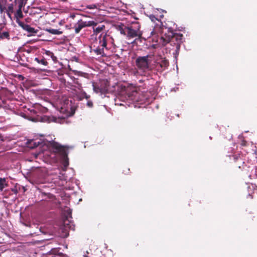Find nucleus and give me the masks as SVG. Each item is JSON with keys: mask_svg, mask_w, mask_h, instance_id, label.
I'll use <instances>...</instances> for the list:
<instances>
[{"mask_svg": "<svg viewBox=\"0 0 257 257\" xmlns=\"http://www.w3.org/2000/svg\"><path fill=\"white\" fill-rule=\"evenodd\" d=\"M66 212L67 213V215L65 216L63 220V224L65 229L66 230L67 229L74 230V225L70 220L72 219V210L68 208L67 209Z\"/></svg>", "mask_w": 257, "mask_h": 257, "instance_id": "nucleus-9", "label": "nucleus"}, {"mask_svg": "<svg viewBox=\"0 0 257 257\" xmlns=\"http://www.w3.org/2000/svg\"><path fill=\"white\" fill-rule=\"evenodd\" d=\"M23 7V2H21L19 5V9L22 10V7Z\"/></svg>", "mask_w": 257, "mask_h": 257, "instance_id": "nucleus-35", "label": "nucleus"}, {"mask_svg": "<svg viewBox=\"0 0 257 257\" xmlns=\"http://www.w3.org/2000/svg\"><path fill=\"white\" fill-rule=\"evenodd\" d=\"M23 13L22 10L18 9L16 14V17L19 18H22L23 17Z\"/></svg>", "mask_w": 257, "mask_h": 257, "instance_id": "nucleus-27", "label": "nucleus"}, {"mask_svg": "<svg viewBox=\"0 0 257 257\" xmlns=\"http://www.w3.org/2000/svg\"><path fill=\"white\" fill-rule=\"evenodd\" d=\"M174 31H185V27H180L179 28H176Z\"/></svg>", "mask_w": 257, "mask_h": 257, "instance_id": "nucleus-29", "label": "nucleus"}, {"mask_svg": "<svg viewBox=\"0 0 257 257\" xmlns=\"http://www.w3.org/2000/svg\"><path fill=\"white\" fill-rule=\"evenodd\" d=\"M82 96L83 97L85 98L86 99H88L89 98V96H88L85 92H83L82 94Z\"/></svg>", "mask_w": 257, "mask_h": 257, "instance_id": "nucleus-33", "label": "nucleus"}, {"mask_svg": "<svg viewBox=\"0 0 257 257\" xmlns=\"http://www.w3.org/2000/svg\"><path fill=\"white\" fill-rule=\"evenodd\" d=\"M93 89V91L96 93H100L101 94H105L106 93V89L104 87H101L100 84L93 83L92 84Z\"/></svg>", "mask_w": 257, "mask_h": 257, "instance_id": "nucleus-13", "label": "nucleus"}, {"mask_svg": "<svg viewBox=\"0 0 257 257\" xmlns=\"http://www.w3.org/2000/svg\"><path fill=\"white\" fill-rule=\"evenodd\" d=\"M154 34V33H151V35H150V36H151V35H152L153 34Z\"/></svg>", "mask_w": 257, "mask_h": 257, "instance_id": "nucleus-42", "label": "nucleus"}, {"mask_svg": "<svg viewBox=\"0 0 257 257\" xmlns=\"http://www.w3.org/2000/svg\"><path fill=\"white\" fill-rule=\"evenodd\" d=\"M35 61H36L38 64H42L43 65L46 66L47 64V62L46 60L43 57H36L34 59Z\"/></svg>", "mask_w": 257, "mask_h": 257, "instance_id": "nucleus-19", "label": "nucleus"}, {"mask_svg": "<svg viewBox=\"0 0 257 257\" xmlns=\"http://www.w3.org/2000/svg\"><path fill=\"white\" fill-rule=\"evenodd\" d=\"M62 1H63V2H65V1H66L67 0H62Z\"/></svg>", "mask_w": 257, "mask_h": 257, "instance_id": "nucleus-44", "label": "nucleus"}, {"mask_svg": "<svg viewBox=\"0 0 257 257\" xmlns=\"http://www.w3.org/2000/svg\"><path fill=\"white\" fill-rule=\"evenodd\" d=\"M93 33L91 35V39H94L92 43V47L94 48V51L97 55H103L104 54V48H106L107 42L108 39H111L109 35L107 33Z\"/></svg>", "mask_w": 257, "mask_h": 257, "instance_id": "nucleus-3", "label": "nucleus"}, {"mask_svg": "<svg viewBox=\"0 0 257 257\" xmlns=\"http://www.w3.org/2000/svg\"><path fill=\"white\" fill-rule=\"evenodd\" d=\"M94 24L93 21H83L82 20L79 21L75 26V32H79L83 28L90 27Z\"/></svg>", "mask_w": 257, "mask_h": 257, "instance_id": "nucleus-11", "label": "nucleus"}, {"mask_svg": "<svg viewBox=\"0 0 257 257\" xmlns=\"http://www.w3.org/2000/svg\"><path fill=\"white\" fill-rule=\"evenodd\" d=\"M60 180H66V178H65V177L64 176H62V178H60Z\"/></svg>", "mask_w": 257, "mask_h": 257, "instance_id": "nucleus-37", "label": "nucleus"}, {"mask_svg": "<svg viewBox=\"0 0 257 257\" xmlns=\"http://www.w3.org/2000/svg\"><path fill=\"white\" fill-rule=\"evenodd\" d=\"M142 33H127V37L130 40L131 38H136L134 41L131 42V43H135L138 40L141 39V36Z\"/></svg>", "mask_w": 257, "mask_h": 257, "instance_id": "nucleus-17", "label": "nucleus"}, {"mask_svg": "<svg viewBox=\"0 0 257 257\" xmlns=\"http://www.w3.org/2000/svg\"><path fill=\"white\" fill-rule=\"evenodd\" d=\"M119 30L120 32H124L127 30V32H138L140 31V25L139 22H134L130 27L124 26H119Z\"/></svg>", "mask_w": 257, "mask_h": 257, "instance_id": "nucleus-10", "label": "nucleus"}, {"mask_svg": "<svg viewBox=\"0 0 257 257\" xmlns=\"http://www.w3.org/2000/svg\"><path fill=\"white\" fill-rule=\"evenodd\" d=\"M115 104L117 105H130L131 103L138 104H149L150 101L145 96L141 95L136 90L131 91L128 88H122L114 99Z\"/></svg>", "mask_w": 257, "mask_h": 257, "instance_id": "nucleus-1", "label": "nucleus"}, {"mask_svg": "<svg viewBox=\"0 0 257 257\" xmlns=\"http://www.w3.org/2000/svg\"><path fill=\"white\" fill-rule=\"evenodd\" d=\"M49 32H57V33H58V32H61L57 30H52V31L51 30H49Z\"/></svg>", "mask_w": 257, "mask_h": 257, "instance_id": "nucleus-36", "label": "nucleus"}, {"mask_svg": "<svg viewBox=\"0 0 257 257\" xmlns=\"http://www.w3.org/2000/svg\"><path fill=\"white\" fill-rule=\"evenodd\" d=\"M150 19L151 20V21L152 22H155L156 21H158V23L156 25V26H155V30L154 31H158V29H157V28H158V26L159 27V29H160V30L161 31H163V27H164V26L162 24V22H161L160 21H159L155 16L154 15H151L150 16Z\"/></svg>", "mask_w": 257, "mask_h": 257, "instance_id": "nucleus-14", "label": "nucleus"}, {"mask_svg": "<svg viewBox=\"0 0 257 257\" xmlns=\"http://www.w3.org/2000/svg\"><path fill=\"white\" fill-rule=\"evenodd\" d=\"M7 186L8 184L6 183V179L5 178H0V191H3L4 188Z\"/></svg>", "mask_w": 257, "mask_h": 257, "instance_id": "nucleus-20", "label": "nucleus"}, {"mask_svg": "<svg viewBox=\"0 0 257 257\" xmlns=\"http://www.w3.org/2000/svg\"><path fill=\"white\" fill-rule=\"evenodd\" d=\"M229 157L231 159L232 158L234 161L238 160L240 158L239 155L238 154H233L232 155H228Z\"/></svg>", "mask_w": 257, "mask_h": 257, "instance_id": "nucleus-25", "label": "nucleus"}, {"mask_svg": "<svg viewBox=\"0 0 257 257\" xmlns=\"http://www.w3.org/2000/svg\"><path fill=\"white\" fill-rule=\"evenodd\" d=\"M256 185L255 184H251L250 185H248L247 188H248V195L249 196H250L251 198H252V192H251V191H253L254 190H255L256 189Z\"/></svg>", "mask_w": 257, "mask_h": 257, "instance_id": "nucleus-22", "label": "nucleus"}, {"mask_svg": "<svg viewBox=\"0 0 257 257\" xmlns=\"http://www.w3.org/2000/svg\"><path fill=\"white\" fill-rule=\"evenodd\" d=\"M32 35H33L30 34V35H28L27 36H32Z\"/></svg>", "mask_w": 257, "mask_h": 257, "instance_id": "nucleus-39", "label": "nucleus"}, {"mask_svg": "<svg viewBox=\"0 0 257 257\" xmlns=\"http://www.w3.org/2000/svg\"><path fill=\"white\" fill-rule=\"evenodd\" d=\"M169 33L173 32V30H169Z\"/></svg>", "mask_w": 257, "mask_h": 257, "instance_id": "nucleus-38", "label": "nucleus"}, {"mask_svg": "<svg viewBox=\"0 0 257 257\" xmlns=\"http://www.w3.org/2000/svg\"><path fill=\"white\" fill-rule=\"evenodd\" d=\"M59 250L57 248H52L50 251V254L51 255L50 257H67L66 254L58 252Z\"/></svg>", "mask_w": 257, "mask_h": 257, "instance_id": "nucleus-15", "label": "nucleus"}, {"mask_svg": "<svg viewBox=\"0 0 257 257\" xmlns=\"http://www.w3.org/2000/svg\"><path fill=\"white\" fill-rule=\"evenodd\" d=\"M29 112L25 114L24 117L27 118L29 120L33 121L42 122L50 123L51 122H60V119L54 116H48L42 114L41 112H44L47 109L41 106H38L35 108H29Z\"/></svg>", "mask_w": 257, "mask_h": 257, "instance_id": "nucleus-2", "label": "nucleus"}, {"mask_svg": "<svg viewBox=\"0 0 257 257\" xmlns=\"http://www.w3.org/2000/svg\"><path fill=\"white\" fill-rule=\"evenodd\" d=\"M20 25L24 30L28 31V32H36L34 28L30 27L29 25L24 24L22 23H21Z\"/></svg>", "mask_w": 257, "mask_h": 257, "instance_id": "nucleus-21", "label": "nucleus"}, {"mask_svg": "<svg viewBox=\"0 0 257 257\" xmlns=\"http://www.w3.org/2000/svg\"><path fill=\"white\" fill-rule=\"evenodd\" d=\"M18 78L20 80H24L25 79V77L23 75H18Z\"/></svg>", "mask_w": 257, "mask_h": 257, "instance_id": "nucleus-34", "label": "nucleus"}, {"mask_svg": "<svg viewBox=\"0 0 257 257\" xmlns=\"http://www.w3.org/2000/svg\"><path fill=\"white\" fill-rule=\"evenodd\" d=\"M0 38L9 39V33H0Z\"/></svg>", "mask_w": 257, "mask_h": 257, "instance_id": "nucleus-26", "label": "nucleus"}, {"mask_svg": "<svg viewBox=\"0 0 257 257\" xmlns=\"http://www.w3.org/2000/svg\"><path fill=\"white\" fill-rule=\"evenodd\" d=\"M93 30V32H100L104 30L105 26L103 24H100L98 25L97 23L94 22V24L91 25Z\"/></svg>", "mask_w": 257, "mask_h": 257, "instance_id": "nucleus-16", "label": "nucleus"}, {"mask_svg": "<svg viewBox=\"0 0 257 257\" xmlns=\"http://www.w3.org/2000/svg\"><path fill=\"white\" fill-rule=\"evenodd\" d=\"M74 83L76 84L77 85V87L78 88L79 87H81V84L78 82V79H76L74 80Z\"/></svg>", "mask_w": 257, "mask_h": 257, "instance_id": "nucleus-31", "label": "nucleus"}, {"mask_svg": "<svg viewBox=\"0 0 257 257\" xmlns=\"http://www.w3.org/2000/svg\"><path fill=\"white\" fill-rule=\"evenodd\" d=\"M53 151L55 154L60 157L62 165V170L65 171L69 165L67 150L64 146L60 144L53 142L52 143Z\"/></svg>", "mask_w": 257, "mask_h": 257, "instance_id": "nucleus-5", "label": "nucleus"}, {"mask_svg": "<svg viewBox=\"0 0 257 257\" xmlns=\"http://www.w3.org/2000/svg\"><path fill=\"white\" fill-rule=\"evenodd\" d=\"M136 70L134 71L136 75L146 76L149 73L151 69L148 62V55L140 56L136 59Z\"/></svg>", "mask_w": 257, "mask_h": 257, "instance_id": "nucleus-4", "label": "nucleus"}, {"mask_svg": "<svg viewBox=\"0 0 257 257\" xmlns=\"http://www.w3.org/2000/svg\"><path fill=\"white\" fill-rule=\"evenodd\" d=\"M31 52V50H28V53H29V52Z\"/></svg>", "mask_w": 257, "mask_h": 257, "instance_id": "nucleus-40", "label": "nucleus"}, {"mask_svg": "<svg viewBox=\"0 0 257 257\" xmlns=\"http://www.w3.org/2000/svg\"><path fill=\"white\" fill-rule=\"evenodd\" d=\"M169 66L167 59L161 58L156 64V67L158 71H162L166 69Z\"/></svg>", "mask_w": 257, "mask_h": 257, "instance_id": "nucleus-12", "label": "nucleus"}, {"mask_svg": "<svg viewBox=\"0 0 257 257\" xmlns=\"http://www.w3.org/2000/svg\"><path fill=\"white\" fill-rule=\"evenodd\" d=\"M242 145H245V144L244 143H242Z\"/></svg>", "mask_w": 257, "mask_h": 257, "instance_id": "nucleus-43", "label": "nucleus"}, {"mask_svg": "<svg viewBox=\"0 0 257 257\" xmlns=\"http://www.w3.org/2000/svg\"><path fill=\"white\" fill-rule=\"evenodd\" d=\"M163 35L161 36L157 40V42L159 45L165 46L167 44L170 42H174L175 40L177 43L181 42V39L183 35L181 33H162Z\"/></svg>", "mask_w": 257, "mask_h": 257, "instance_id": "nucleus-6", "label": "nucleus"}, {"mask_svg": "<svg viewBox=\"0 0 257 257\" xmlns=\"http://www.w3.org/2000/svg\"><path fill=\"white\" fill-rule=\"evenodd\" d=\"M10 1H12V0H10Z\"/></svg>", "mask_w": 257, "mask_h": 257, "instance_id": "nucleus-45", "label": "nucleus"}, {"mask_svg": "<svg viewBox=\"0 0 257 257\" xmlns=\"http://www.w3.org/2000/svg\"><path fill=\"white\" fill-rule=\"evenodd\" d=\"M5 10L6 11V8L3 6V3L0 1V11L1 12H4Z\"/></svg>", "mask_w": 257, "mask_h": 257, "instance_id": "nucleus-28", "label": "nucleus"}, {"mask_svg": "<svg viewBox=\"0 0 257 257\" xmlns=\"http://www.w3.org/2000/svg\"><path fill=\"white\" fill-rule=\"evenodd\" d=\"M86 8L89 9H94L96 8V5H87L86 6Z\"/></svg>", "mask_w": 257, "mask_h": 257, "instance_id": "nucleus-30", "label": "nucleus"}, {"mask_svg": "<svg viewBox=\"0 0 257 257\" xmlns=\"http://www.w3.org/2000/svg\"><path fill=\"white\" fill-rule=\"evenodd\" d=\"M86 105L89 107H92L93 106V102L91 100H88Z\"/></svg>", "mask_w": 257, "mask_h": 257, "instance_id": "nucleus-32", "label": "nucleus"}, {"mask_svg": "<svg viewBox=\"0 0 257 257\" xmlns=\"http://www.w3.org/2000/svg\"><path fill=\"white\" fill-rule=\"evenodd\" d=\"M28 147L31 149H34L37 147H46L47 148V143L44 140L42 139H33L28 140L27 142Z\"/></svg>", "mask_w": 257, "mask_h": 257, "instance_id": "nucleus-8", "label": "nucleus"}, {"mask_svg": "<svg viewBox=\"0 0 257 257\" xmlns=\"http://www.w3.org/2000/svg\"><path fill=\"white\" fill-rule=\"evenodd\" d=\"M54 34H60L61 33H54Z\"/></svg>", "mask_w": 257, "mask_h": 257, "instance_id": "nucleus-41", "label": "nucleus"}, {"mask_svg": "<svg viewBox=\"0 0 257 257\" xmlns=\"http://www.w3.org/2000/svg\"><path fill=\"white\" fill-rule=\"evenodd\" d=\"M32 177L37 184H44L49 181L44 170L40 168L36 169L32 173Z\"/></svg>", "mask_w": 257, "mask_h": 257, "instance_id": "nucleus-7", "label": "nucleus"}, {"mask_svg": "<svg viewBox=\"0 0 257 257\" xmlns=\"http://www.w3.org/2000/svg\"><path fill=\"white\" fill-rule=\"evenodd\" d=\"M45 54L47 56L51 57L53 61H55L57 59L56 57L54 55V54L50 51H45Z\"/></svg>", "mask_w": 257, "mask_h": 257, "instance_id": "nucleus-24", "label": "nucleus"}, {"mask_svg": "<svg viewBox=\"0 0 257 257\" xmlns=\"http://www.w3.org/2000/svg\"><path fill=\"white\" fill-rule=\"evenodd\" d=\"M14 6L13 4L9 5L8 8H6V12L9 17H11V14L13 13Z\"/></svg>", "mask_w": 257, "mask_h": 257, "instance_id": "nucleus-23", "label": "nucleus"}, {"mask_svg": "<svg viewBox=\"0 0 257 257\" xmlns=\"http://www.w3.org/2000/svg\"><path fill=\"white\" fill-rule=\"evenodd\" d=\"M99 84L101 87H104L106 89V93L110 91L109 90V82L108 80L104 79L100 81Z\"/></svg>", "mask_w": 257, "mask_h": 257, "instance_id": "nucleus-18", "label": "nucleus"}]
</instances>
